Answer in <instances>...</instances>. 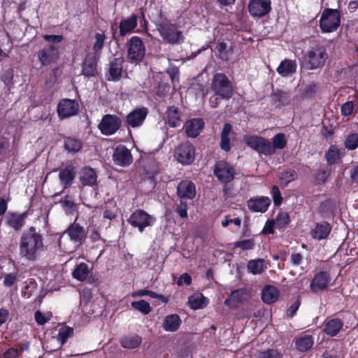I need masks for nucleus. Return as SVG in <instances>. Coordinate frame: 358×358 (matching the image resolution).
<instances>
[{"instance_id": "1", "label": "nucleus", "mask_w": 358, "mask_h": 358, "mask_svg": "<svg viewBox=\"0 0 358 358\" xmlns=\"http://www.w3.org/2000/svg\"><path fill=\"white\" fill-rule=\"evenodd\" d=\"M43 235L36 231L35 227H30L22 233L20 240V255L22 258L34 262L43 250Z\"/></svg>"}, {"instance_id": "2", "label": "nucleus", "mask_w": 358, "mask_h": 358, "mask_svg": "<svg viewBox=\"0 0 358 358\" xmlns=\"http://www.w3.org/2000/svg\"><path fill=\"white\" fill-rule=\"evenodd\" d=\"M327 58L325 47L317 44L311 47L303 55L302 66L308 70L320 69L324 66Z\"/></svg>"}, {"instance_id": "3", "label": "nucleus", "mask_w": 358, "mask_h": 358, "mask_svg": "<svg viewBox=\"0 0 358 358\" xmlns=\"http://www.w3.org/2000/svg\"><path fill=\"white\" fill-rule=\"evenodd\" d=\"M157 29L164 40L169 43L175 44L182 41V31L167 19L159 20L157 23Z\"/></svg>"}, {"instance_id": "4", "label": "nucleus", "mask_w": 358, "mask_h": 358, "mask_svg": "<svg viewBox=\"0 0 358 358\" xmlns=\"http://www.w3.org/2000/svg\"><path fill=\"white\" fill-rule=\"evenodd\" d=\"M341 23L340 12L337 9L325 8L320 16V28L323 33H331L338 28Z\"/></svg>"}, {"instance_id": "5", "label": "nucleus", "mask_w": 358, "mask_h": 358, "mask_svg": "<svg viewBox=\"0 0 358 358\" xmlns=\"http://www.w3.org/2000/svg\"><path fill=\"white\" fill-rule=\"evenodd\" d=\"M244 140L248 146L259 154H263L266 156L274 154L272 143L264 137L258 136H245Z\"/></svg>"}, {"instance_id": "6", "label": "nucleus", "mask_w": 358, "mask_h": 358, "mask_svg": "<svg viewBox=\"0 0 358 358\" xmlns=\"http://www.w3.org/2000/svg\"><path fill=\"white\" fill-rule=\"evenodd\" d=\"M127 58L131 62H141L145 55V47L138 36H132L127 42Z\"/></svg>"}, {"instance_id": "7", "label": "nucleus", "mask_w": 358, "mask_h": 358, "mask_svg": "<svg viewBox=\"0 0 358 358\" xmlns=\"http://www.w3.org/2000/svg\"><path fill=\"white\" fill-rule=\"evenodd\" d=\"M155 218L141 209L136 210L128 219V222L134 227H137L142 233L145 228L153 225Z\"/></svg>"}, {"instance_id": "8", "label": "nucleus", "mask_w": 358, "mask_h": 358, "mask_svg": "<svg viewBox=\"0 0 358 358\" xmlns=\"http://www.w3.org/2000/svg\"><path fill=\"white\" fill-rule=\"evenodd\" d=\"M122 124L121 119L116 115H104L98 124V129L103 135L111 136L115 134Z\"/></svg>"}, {"instance_id": "9", "label": "nucleus", "mask_w": 358, "mask_h": 358, "mask_svg": "<svg viewBox=\"0 0 358 358\" xmlns=\"http://www.w3.org/2000/svg\"><path fill=\"white\" fill-rule=\"evenodd\" d=\"M177 161L182 165H189L195 158V148L189 141L181 143L175 150Z\"/></svg>"}, {"instance_id": "10", "label": "nucleus", "mask_w": 358, "mask_h": 358, "mask_svg": "<svg viewBox=\"0 0 358 358\" xmlns=\"http://www.w3.org/2000/svg\"><path fill=\"white\" fill-rule=\"evenodd\" d=\"M213 173L219 181L227 184L234 179L236 171L230 164L220 160L215 164Z\"/></svg>"}, {"instance_id": "11", "label": "nucleus", "mask_w": 358, "mask_h": 358, "mask_svg": "<svg viewBox=\"0 0 358 358\" xmlns=\"http://www.w3.org/2000/svg\"><path fill=\"white\" fill-rule=\"evenodd\" d=\"M59 46L48 45L38 52V60L43 66L50 65L57 61L59 57Z\"/></svg>"}, {"instance_id": "12", "label": "nucleus", "mask_w": 358, "mask_h": 358, "mask_svg": "<svg viewBox=\"0 0 358 358\" xmlns=\"http://www.w3.org/2000/svg\"><path fill=\"white\" fill-rule=\"evenodd\" d=\"M271 10V0H250L248 3L250 14L254 17H262Z\"/></svg>"}, {"instance_id": "13", "label": "nucleus", "mask_w": 358, "mask_h": 358, "mask_svg": "<svg viewBox=\"0 0 358 358\" xmlns=\"http://www.w3.org/2000/svg\"><path fill=\"white\" fill-rule=\"evenodd\" d=\"M78 109V103L75 100L62 99L57 106L58 116L61 120H64L76 115Z\"/></svg>"}, {"instance_id": "14", "label": "nucleus", "mask_w": 358, "mask_h": 358, "mask_svg": "<svg viewBox=\"0 0 358 358\" xmlns=\"http://www.w3.org/2000/svg\"><path fill=\"white\" fill-rule=\"evenodd\" d=\"M65 234L68 235L73 243H77L78 246L83 245L87 238V231L83 227L76 222L69 226Z\"/></svg>"}, {"instance_id": "15", "label": "nucleus", "mask_w": 358, "mask_h": 358, "mask_svg": "<svg viewBox=\"0 0 358 358\" xmlns=\"http://www.w3.org/2000/svg\"><path fill=\"white\" fill-rule=\"evenodd\" d=\"M113 160L116 165L125 167L133 162L130 150L124 145H117L113 151Z\"/></svg>"}, {"instance_id": "16", "label": "nucleus", "mask_w": 358, "mask_h": 358, "mask_svg": "<svg viewBox=\"0 0 358 358\" xmlns=\"http://www.w3.org/2000/svg\"><path fill=\"white\" fill-rule=\"evenodd\" d=\"M148 114V109L146 107H136L127 115V124L133 128L140 127L143 124Z\"/></svg>"}, {"instance_id": "17", "label": "nucleus", "mask_w": 358, "mask_h": 358, "mask_svg": "<svg viewBox=\"0 0 358 358\" xmlns=\"http://www.w3.org/2000/svg\"><path fill=\"white\" fill-rule=\"evenodd\" d=\"M331 281V276L329 272L320 271L315 274L310 285V290L316 293L319 291H324L327 289Z\"/></svg>"}, {"instance_id": "18", "label": "nucleus", "mask_w": 358, "mask_h": 358, "mask_svg": "<svg viewBox=\"0 0 358 358\" xmlns=\"http://www.w3.org/2000/svg\"><path fill=\"white\" fill-rule=\"evenodd\" d=\"M77 168L73 164H67L64 168L60 169L59 172V179L60 184L64 189L71 187L76 177Z\"/></svg>"}, {"instance_id": "19", "label": "nucleus", "mask_w": 358, "mask_h": 358, "mask_svg": "<svg viewBox=\"0 0 358 358\" xmlns=\"http://www.w3.org/2000/svg\"><path fill=\"white\" fill-rule=\"evenodd\" d=\"M249 294L245 288H239L231 292L229 296L224 301V304L229 308H238L248 300Z\"/></svg>"}, {"instance_id": "20", "label": "nucleus", "mask_w": 358, "mask_h": 358, "mask_svg": "<svg viewBox=\"0 0 358 358\" xmlns=\"http://www.w3.org/2000/svg\"><path fill=\"white\" fill-rule=\"evenodd\" d=\"M177 195L182 200L193 199L196 196L194 183L188 180L180 181L177 187Z\"/></svg>"}, {"instance_id": "21", "label": "nucleus", "mask_w": 358, "mask_h": 358, "mask_svg": "<svg viewBox=\"0 0 358 358\" xmlns=\"http://www.w3.org/2000/svg\"><path fill=\"white\" fill-rule=\"evenodd\" d=\"M271 203V199L265 196L252 197L247 202L248 208L256 213H265Z\"/></svg>"}, {"instance_id": "22", "label": "nucleus", "mask_w": 358, "mask_h": 358, "mask_svg": "<svg viewBox=\"0 0 358 358\" xmlns=\"http://www.w3.org/2000/svg\"><path fill=\"white\" fill-rule=\"evenodd\" d=\"M204 127V122L201 118H194L188 120L184 125L187 136L196 138L199 135Z\"/></svg>"}, {"instance_id": "23", "label": "nucleus", "mask_w": 358, "mask_h": 358, "mask_svg": "<svg viewBox=\"0 0 358 358\" xmlns=\"http://www.w3.org/2000/svg\"><path fill=\"white\" fill-rule=\"evenodd\" d=\"M343 327V321L339 318L327 319L324 323L323 332L331 337L336 336Z\"/></svg>"}, {"instance_id": "24", "label": "nucleus", "mask_w": 358, "mask_h": 358, "mask_svg": "<svg viewBox=\"0 0 358 358\" xmlns=\"http://www.w3.org/2000/svg\"><path fill=\"white\" fill-rule=\"evenodd\" d=\"M331 225L326 221L317 222L311 231V236L314 239H326L331 231Z\"/></svg>"}, {"instance_id": "25", "label": "nucleus", "mask_w": 358, "mask_h": 358, "mask_svg": "<svg viewBox=\"0 0 358 358\" xmlns=\"http://www.w3.org/2000/svg\"><path fill=\"white\" fill-rule=\"evenodd\" d=\"M27 217V213L18 214L17 213L9 212L6 217V223L8 227L15 231H18L24 225V220Z\"/></svg>"}, {"instance_id": "26", "label": "nucleus", "mask_w": 358, "mask_h": 358, "mask_svg": "<svg viewBox=\"0 0 358 358\" xmlns=\"http://www.w3.org/2000/svg\"><path fill=\"white\" fill-rule=\"evenodd\" d=\"M262 299L266 304L271 305L275 303L280 296L278 289L271 285H265L262 290Z\"/></svg>"}, {"instance_id": "27", "label": "nucleus", "mask_w": 358, "mask_h": 358, "mask_svg": "<svg viewBox=\"0 0 358 358\" xmlns=\"http://www.w3.org/2000/svg\"><path fill=\"white\" fill-rule=\"evenodd\" d=\"M123 58H115L110 63L108 69V80L116 81L119 80L122 73Z\"/></svg>"}, {"instance_id": "28", "label": "nucleus", "mask_w": 358, "mask_h": 358, "mask_svg": "<svg viewBox=\"0 0 358 358\" xmlns=\"http://www.w3.org/2000/svg\"><path fill=\"white\" fill-rule=\"evenodd\" d=\"M137 15L132 14L129 17L122 20L120 22V33L122 36L131 34L137 27Z\"/></svg>"}, {"instance_id": "29", "label": "nucleus", "mask_w": 358, "mask_h": 358, "mask_svg": "<svg viewBox=\"0 0 358 358\" xmlns=\"http://www.w3.org/2000/svg\"><path fill=\"white\" fill-rule=\"evenodd\" d=\"M296 68L297 64L295 60L285 59L280 63L277 68V72L282 77H287L294 74Z\"/></svg>"}, {"instance_id": "30", "label": "nucleus", "mask_w": 358, "mask_h": 358, "mask_svg": "<svg viewBox=\"0 0 358 358\" xmlns=\"http://www.w3.org/2000/svg\"><path fill=\"white\" fill-rule=\"evenodd\" d=\"M79 180L83 186H93L96 183L97 175L93 169L85 167L81 171Z\"/></svg>"}, {"instance_id": "31", "label": "nucleus", "mask_w": 358, "mask_h": 358, "mask_svg": "<svg viewBox=\"0 0 358 358\" xmlns=\"http://www.w3.org/2000/svg\"><path fill=\"white\" fill-rule=\"evenodd\" d=\"M182 321L177 314H171L165 317L162 327L166 331L175 332L179 329Z\"/></svg>"}, {"instance_id": "32", "label": "nucleus", "mask_w": 358, "mask_h": 358, "mask_svg": "<svg viewBox=\"0 0 358 358\" xmlns=\"http://www.w3.org/2000/svg\"><path fill=\"white\" fill-rule=\"evenodd\" d=\"M92 271V268L85 262H81L76 265L75 268L72 272V277L80 282H84L88 278V275Z\"/></svg>"}, {"instance_id": "33", "label": "nucleus", "mask_w": 358, "mask_h": 358, "mask_svg": "<svg viewBox=\"0 0 358 358\" xmlns=\"http://www.w3.org/2000/svg\"><path fill=\"white\" fill-rule=\"evenodd\" d=\"M120 343L123 348L135 349L141 345L142 338L137 334L124 335L120 338Z\"/></svg>"}, {"instance_id": "34", "label": "nucleus", "mask_w": 358, "mask_h": 358, "mask_svg": "<svg viewBox=\"0 0 358 358\" xmlns=\"http://www.w3.org/2000/svg\"><path fill=\"white\" fill-rule=\"evenodd\" d=\"M83 144L80 139L67 136L64 139V148L69 153L75 154L83 148Z\"/></svg>"}, {"instance_id": "35", "label": "nucleus", "mask_w": 358, "mask_h": 358, "mask_svg": "<svg viewBox=\"0 0 358 358\" xmlns=\"http://www.w3.org/2000/svg\"><path fill=\"white\" fill-rule=\"evenodd\" d=\"M314 344V338L311 335H304L295 339V348L299 352H307Z\"/></svg>"}, {"instance_id": "36", "label": "nucleus", "mask_w": 358, "mask_h": 358, "mask_svg": "<svg viewBox=\"0 0 358 358\" xmlns=\"http://www.w3.org/2000/svg\"><path fill=\"white\" fill-rule=\"evenodd\" d=\"M212 87L213 90H221L232 88L233 87L231 81L225 74L218 73H216L213 77Z\"/></svg>"}, {"instance_id": "37", "label": "nucleus", "mask_w": 358, "mask_h": 358, "mask_svg": "<svg viewBox=\"0 0 358 358\" xmlns=\"http://www.w3.org/2000/svg\"><path fill=\"white\" fill-rule=\"evenodd\" d=\"M188 304L193 310L202 309L208 304V299L202 294H193L188 298Z\"/></svg>"}, {"instance_id": "38", "label": "nucleus", "mask_w": 358, "mask_h": 358, "mask_svg": "<svg viewBox=\"0 0 358 358\" xmlns=\"http://www.w3.org/2000/svg\"><path fill=\"white\" fill-rule=\"evenodd\" d=\"M325 159L328 165L338 164L341 159L340 150L336 145H331L325 153Z\"/></svg>"}, {"instance_id": "39", "label": "nucleus", "mask_w": 358, "mask_h": 358, "mask_svg": "<svg viewBox=\"0 0 358 358\" xmlns=\"http://www.w3.org/2000/svg\"><path fill=\"white\" fill-rule=\"evenodd\" d=\"M266 268V266L264 265V259H263L250 260L247 264L248 271L253 275L262 274Z\"/></svg>"}, {"instance_id": "40", "label": "nucleus", "mask_w": 358, "mask_h": 358, "mask_svg": "<svg viewBox=\"0 0 358 358\" xmlns=\"http://www.w3.org/2000/svg\"><path fill=\"white\" fill-rule=\"evenodd\" d=\"M271 101L278 106H286L290 103V95L287 91H275L271 95Z\"/></svg>"}, {"instance_id": "41", "label": "nucleus", "mask_w": 358, "mask_h": 358, "mask_svg": "<svg viewBox=\"0 0 358 358\" xmlns=\"http://www.w3.org/2000/svg\"><path fill=\"white\" fill-rule=\"evenodd\" d=\"M168 123L171 127H176L181 123L180 113L176 106H170L167 110Z\"/></svg>"}, {"instance_id": "42", "label": "nucleus", "mask_w": 358, "mask_h": 358, "mask_svg": "<svg viewBox=\"0 0 358 358\" xmlns=\"http://www.w3.org/2000/svg\"><path fill=\"white\" fill-rule=\"evenodd\" d=\"M331 170L327 167L317 169L314 174V184L315 185H322L327 182L331 175Z\"/></svg>"}, {"instance_id": "43", "label": "nucleus", "mask_w": 358, "mask_h": 358, "mask_svg": "<svg viewBox=\"0 0 358 358\" xmlns=\"http://www.w3.org/2000/svg\"><path fill=\"white\" fill-rule=\"evenodd\" d=\"M96 71V64L94 57L87 55L83 62V73L86 76H94Z\"/></svg>"}, {"instance_id": "44", "label": "nucleus", "mask_w": 358, "mask_h": 358, "mask_svg": "<svg viewBox=\"0 0 358 358\" xmlns=\"http://www.w3.org/2000/svg\"><path fill=\"white\" fill-rule=\"evenodd\" d=\"M275 223V227L278 229H285L290 222V218L288 213L280 211L278 213L275 219H273Z\"/></svg>"}, {"instance_id": "45", "label": "nucleus", "mask_w": 358, "mask_h": 358, "mask_svg": "<svg viewBox=\"0 0 358 358\" xmlns=\"http://www.w3.org/2000/svg\"><path fill=\"white\" fill-rule=\"evenodd\" d=\"M344 145L348 150H354L358 148V133L351 132L344 141Z\"/></svg>"}, {"instance_id": "46", "label": "nucleus", "mask_w": 358, "mask_h": 358, "mask_svg": "<svg viewBox=\"0 0 358 358\" xmlns=\"http://www.w3.org/2000/svg\"><path fill=\"white\" fill-rule=\"evenodd\" d=\"M287 140L283 133H278L272 138V146H273L274 153L275 150H282L287 145Z\"/></svg>"}, {"instance_id": "47", "label": "nucleus", "mask_w": 358, "mask_h": 358, "mask_svg": "<svg viewBox=\"0 0 358 358\" xmlns=\"http://www.w3.org/2000/svg\"><path fill=\"white\" fill-rule=\"evenodd\" d=\"M131 305L134 308L138 310L144 315L149 314L152 310L150 303L143 299L137 301H132Z\"/></svg>"}, {"instance_id": "48", "label": "nucleus", "mask_w": 358, "mask_h": 358, "mask_svg": "<svg viewBox=\"0 0 358 358\" xmlns=\"http://www.w3.org/2000/svg\"><path fill=\"white\" fill-rule=\"evenodd\" d=\"M73 334V329L71 327H66L61 328L57 335V338L61 342V345H64Z\"/></svg>"}, {"instance_id": "49", "label": "nucleus", "mask_w": 358, "mask_h": 358, "mask_svg": "<svg viewBox=\"0 0 358 358\" xmlns=\"http://www.w3.org/2000/svg\"><path fill=\"white\" fill-rule=\"evenodd\" d=\"M297 178L298 174L296 171L292 169L282 171L280 176V179L281 180H285V186H287L289 182L296 180Z\"/></svg>"}, {"instance_id": "50", "label": "nucleus", "mask_w": 358, "mask_h": 358, "mask_svg": "<svg viewBox=\"0 0 358 358\" xmlns=\"http://www.w3.org/2000/svg\"><path fill=\"white\" fill-rule=\"evenodd\" d=\"M217 49L220 54V57L224 61H227L229 59L230 55L232 54V48H227V45L225 43H219L217 45Z\"/></svg>"}, {"instance_id": "51", "label": "nucleus", "mask_w": 358, "mask_h": 358, "mask_svg": "<svg viewBox=\"0 0 358 358\" xmlns=\"http://www.w3.org/2000/svg\"><path fill=\"white\" fill-rule=\"evenodd\" d=\"M166 73L171 80L172 88L176 90V84L179 83V69L177 67H170L166 70Z\"/></svg>"}, {"instance_id": "52", "label": "nucleus", "mask_w": 358, "mask_h": 358, "mask_svg": "<svg viewBox=\"0 0 358 358\" xmlns=\"http://www.w3.org/2000/svg\"><path fill=\"white\" fill-rule=\"evenodd\" d=\"M255 242L254 239H245L243 241H236L234 243V247L240 248L243 250H252L255 247Z\"/></svg>"}, {"instance_id": "53", "label": "nucleus", "mask_w": 358, "mask_h": 358, "mask_svg": "<svg viewBox=\"0 0 358 358\" xmlns=\"http://www.w3.org/2000/svg\"><path fill=\"white\" fill-rule=\"evenodd\" d=\"M257 358H282V355L275 349H267L261 351Z\"/></svg>"}, {"instance_id": "54", "label": "nucleus", "mask_w": 358, "mask_h": 358, "mask_svg": "<svg viewBox=\"0 0 358 358\" xmlns=\"http://www.w3.org/2000/svg\"><path fill=\"white\" fill-rule=\"evenodd\" d=\"M271 194L273 200V203L275 206H280L282 203V196L279 187L274 185L271 187Z\"/></svg>"}, {"instance_id": "55", "label": "nucleus", "mask_w": 358, "mask_h": 358, "mask_svg": "<svg viewBox=\"0 0 358 358\" xmlns=\"http://www.w3.org/2000/svg\"><path fill=\"white\" fill-rule=\"evenodd\" d=\"M108 204L112 205L113 207L110 208L106 206V208L103 212V217L104 219L112 220L117 217V206L116 204L113 202H110Z\"/></svg>"}, {"instance_id": "56", "label": "nucleus", "mask_w": 358, "mask_h": 358, "mask_svg": "<svg viewBox=\"0 0 358 358\" xmlns=\"http://www.w3.org/2000/svg\"><path fill=\"white\" fill-rule=\"evenodd\" d=\"M106 36L103 33H96L95 34V43L93 45V50L95 52H99L102 50Z\"/></svg>"}, {"instance_id": "57", "label": "nucleus", "mask_w": 358, "mask_h": 358, "mask_svg": "<svg viewBox=\"0 0 358 358\" xmlns=\"http://www.w3.org/2000/svg\"><path fill=\"white\" fill-rule=\"evenodd\" d=\"M301 305V298L299 296L296 300L288 307L286 311V315L288 318H292L296 314Z\"/></svg>"}, {"instance_id": "58", "label": "nucleus", "mask_w": 358, "mask_h": 358, "mask_svg": "<svg viewBox=\"0 0 358 358\" xmlns=\"http://www.w3.org/2000/svg\"><path fill=\"white\" fill-rule=\"evenodd\" d=\"M17 281V273H10L4 275L3 285L6 287H12Z\"/></svg>"}, {"instance_id": "59", "label": "nucleus", "mask_w": 358, "mask_h": 358, "mask_svg": "<svg viewBox=\"0 0 358 358\" xmlns=\"http://www.w3.org/2000/svg\"><path fill=\"white\" fill-rule=\"evenodd\" d=\"M176 212L181 218L187 217V204L183 200H180V203L177 206Z\"/></svg>"}, {"instance_id": "60", "label": "nucleus", "mask_w": 358, "mask_h": 358, "mask_svg": "<svg viewBox=\"0 0 358 358\" xmlns=\"http://www.w3.org/2000/svg\"><path fill=\"white\" fill-rule=\"evenodd\" d=\"M354 110L352 101H347L341 106V114L344 116L350 115Z\"/></svg>"}, {"instance_id": "61", "label": "nucleus", "mask_w": 358, "mask_h": 358, "mask_svg": "<svg viewBox=\"0 0 358 358\" xmlns=\"http://www.w3.org/2000/svg\"><path fill=\"white\" fill-rule=\"evenodd\" d=\"M192 277L191 275L187 273H184L183 274L180 275V277L178 278L177 280V285L178 286H181L183 284L186 285H190L192 284Z\"/></svg>"}, {"instance_id": "62", "label": "nucleus", "mask_w": 358, "mask_h": 358, "mask_svg": "<svg viewBox=\"0 0 358 358\" xmlns=\"http://www.w3.org/2000/svg\"><path fill=\"white\" fill-rule=\"evenodd\" d=\"M274 227H275V223L274 220H268L262 230V234H274Z\"/></svg>"}, {"instance_id": "63", "label": "nucleus", "mask_w": 358, "mask_h": 358, "mask_svg": "<svg viewBox=\"0 0 358 358\" xmlns=\"http://www.w3.org/2000/svg\"><path fill=\"white\" fill-rule=\"evenodd\" d=\"M215 100L217 101L218 99H229L233 95V91H215Z\"/></svg>"}, {"instance_id": "64", "label": "nucleus", "mask_w": 358, "mask_h": 358, "mask_svg": "<svg viewBox=\"0 0 358 358\" xmlns=\"http://www.w3.org/2000/svg\"><path fill=\"white\" fill-rule=\"evenodd\" d=\"M20 352L15 348H8L3 354V358H18Z\"/></svg>"}]
</instances>
